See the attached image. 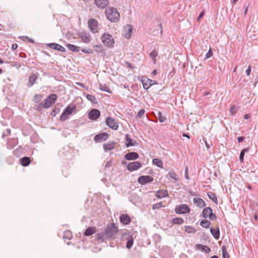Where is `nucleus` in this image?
<instances>
[{
	"label": "nucleus",
	"instance_id": "f257e3e1",
	"mask_svg": "<svg viewBox=\"0 0 258 258\" xmlns=\"http://www.w3.org/2000/svg\"><path fill=\"white\" fill-rule=\"evenodd\" d=\"M118 232L117 226L113 223L107 224L103 231L95 235L96 239L100 242L113 240L114 236Z\"/></svg>",
	"mask_w": 258,
	"mask_h": 258
},
{
	"label": "nucleus",
	"instance_id": "f03ea898",
	"mask_svg": "<svg viewBox=\"0 0 258 258\" xmlns=\"http://www.w3.org/2000/svg\"><path fill=\"white\" fill-rule=\"evenodd\" d=\"M105 15L109 21L112 22H117L119 20V14L117 10L113 7H110L105 11Z\"/></svg>",
	"mask_w": 258,
	"mask_h": 258
},
{
	"label": "nucleus",
	"instance_id": "7ed1b4c3",
	"mask_svg": "<svg viewBox=\"0 0 258 258\" xmlns=\"http://www.w3.org/2000/svg\"><path fill=\"white\" fill-rule=\"evenodd\" d=\"M76 105L70 104L68 105L63 110L61 115L60 116V120H66L68 116L72 114L75 110H76Z\"/></svg>",
	"mask_w": 258,
	"mask_h": 258
},
{
	"label": "nucleus",
	"instance_id": "20e7f679",
	"mask_svg": "<svg viewBox=\"0 0 258 258\" xmlns=\"http://www.w3.org/2000/svg\"><path fill=\"white\" fill-rule=\"evenodd\" d=\"M102 42L103 44L109 47H113L114 40L112 35L107 33H104L101 37Z\"/></svg>",
	"mask_w": 258,
	"mask_h": 258
},
{
	"label": "nucleus",
	"instance_id": "39448f33",
	"mask_svg": "<svg viewBox=\"0 0 258 258\" xmlns=\"http://www.w3.org/2000/svg\"><path fill=\"white\" fill-rule=\"evenodd\" d=\"M57 96L55 94H52L47 96L43 101L44 108H48L54 104L57 99Z\"/></svg>",
	"mask_w": 258,
	"mask_h": 258
},
{
	"label": "nucleus",
	"instance_id": "423d86ee",
	"mask_svg": "<svg viewBox=\"0 0 258 258\" xmlns=\"http://www.w3.org/2000/svg\"><path fill=\"white\" fill-rule=\"evenodd\" d=\"M122 240L126 241V247L127 249H130L134 243V238L132 234L125 232L122 234Z\"/></svg>",
	"mask_w": 258,
	"mask_h": 258
},
{
	"label": "nucleus",
	"instance_id": "0eeeda50",
	"mask_svg": "<svg viewBox=\"0 0 258 258\" xmlns=\"http://www.w3.org/2000/svg\"><path fill=\"white\" fill-rule=\"evenodd\" d=\"M78 37L81 39L82 42L85 43H89L91 40V37L89 32L86 31L79 32Z\"/></svg>",
	"mask_w": 258,
	"mask_h": 258
},
{
	"label": "nucleus",
	"instance_id": "6e6552de",
	"mask_svg": "<svg viewBox=\"0 0 258 258\" xmlns=\"http://www.w3.org/2000/svg\"><path fill=\"white\" fill-rule=\"evenodd\" d=\"M175 211L177 214H185L190 212L189 208L185 204L180 205L175 207Z\"/></svg>",
	"mask_w": 258,
	"mask_h": 258
},
{
	"label": "nucleus",
	"instance_id": "1a4fd4ad",
	"mask_svg": "<svg viewBox=\"0 0 258 258\" xmlns=\"http://www.w3.org/2000/svg\"><path fill=\"white\" fill-rule=\"evenodd\" d=\"M154 178L150 175H142L138 179V182L142 185L153 181Z\"/></svg>",
	"mask_w": 258,
	"mask_h": 258
},
{
	"label": "nucleus",
	"instance_id": "9d476101",
	"mask_svg": "<svg viewBox=\"0 0 258 258\" xmlns=\"http://www.w3.org/2000/svg\"><path fill=\"white\" fill-rule=\"evenodd\" d=\"M88 26L92 32L93 33H96L98 30V23L97 21L94 19H90L88 21Z\"/></svg>",
	"mask_w": 258,
	"mask_h": 258
},
{
	"label": "nucleus",
	"instance_id": "9b49d317",
	"mask_svg": "<svg viewBox=\"0 0 258 258\" xmlns=\"http://www.w3.org/2000/svg\"><path fill=\"white\" fill-rule=\"evenodd\" d=\"M109 138L107 133L103 132L97 134L94 137V141L96 143H100L106 141Z\"/></svg>",
	"mask_w": 258,
	"mask_h": 258
},
{
	"label": "nucleus",
	"instance_id": "f8f14e48",
	"mask_svg": "<svg viewBox=\"0 0 258 258\" xmlns=\"http://www.w3.org/2000/svg\"><path fill=\"white\" fill-rule=\"evenodd\" d=\"M106 123L110 128L113 130H116L118 127V122L111 117L106 118Z\"/></svg>",
	"mask_w": 258,
	"mask_h": 258
},
{
	"label": "nucleus",
	"instance_id": "ddd939ff",
	"mask_svg": "<svg viewBox=\"0 0 258 258\" xmlns=\"http://www.w3.org/2000/svg\"><path fill=\"white\" fill-rule=\"evenodd\" d=\"M141 166V163L135 161L129 163L126 166V168L128 170L133 171L139 169Z\"/></svg>",
	"mask_w": 258,
	"mask_h": 258
},
{
	"label": "nucleus",
	"instance_id": "4468645a",
	"mask_svg": "<svg viewBox=\"0 0 258 258\" xmlns=\"http://www.w3.org/2000/svg\"><path fill=\"white\" fill-rule=\"evenodd\" d=\"M89 118L92 120H96L100 116V112L98 109H93L88 114Z\"/></svg>",
	"mask_w": 258,
	"mask_h": 258
},
{
	"label": "nucleus",
	"instance_id": "2eb2a0df",
	"mask_svg": "<svg viewBox=\"0 0 258 258\" xmlns=\"http://www.w3.org/2000/svg\"><path fill=\"white\" fill-rule=\"evenodd\" d=\"M142 82L144 88L146 90L148 89L153 84H157V83L155 81H153L149 79H147L146 80H143Z\"/></svg>",
	"mask_w": 258,
	"mask_h": 258
},
{
	"label": "nucleus",
	"instance_id": "dca6fc26",
	"mask_svg": "<svg viewBox=\"0 0 258 258\" xmlns=\"http://www.w3.org/2000/svg\"><path fill=\"white\" fill-rule=\"evenodd\" d=\"M121 223L124 225H128L131 222V218L128 214H121L119 217Z\"/></svg>",
	"mask_w": 258,
	"mask_h": 258
},
{
	"label": "nucleus",
	"instance_id": "f3484780",
	"mask_svg": "<svg viewBox=\"0 0 258 258\" xmlns=\"http://www.w3.org/2000/svg\"><path fill=\"white\" fill-rule=\"evenodd\" d=\"M47 46L51 49L57 50L61 52H65L66 50L64 47L55 43H49L47 44Z\"/></svg>",
	"mask_w": 258,
	"mask_h": 258
},
{
	"label": "nucleus",
	"instance_id": "a211bd4d",
	"mask_svg": "<svg viewBox=\"0 0 258 258\" xmlns=\"http://www.w3.org/2000/svg\"><path fill=\"white\" fill-rule=\"evenodd\" d=\"M95 4L100 9L105 8L108 4V0H95Z\"/></svg>",
	"mask_w": 258,
	"mask_h": 258
},
{
	"label": "nucleus",
	"instance_id": "6ab92c4d",
	"mask_svg": "<svg viewBox=\"0 0 258 258\" xmlns=\"http://www.w3.org/2000/svg\"><path fill=\"white\" fill-rule=\"evenodd\" d=\"M139 157V154L134 152L128 153L124 156L125 159L127 160H136L138 159Z\"/></svg>",
	"mask_w": 258,
	"mask_h": 258
},
{
	"label": "nucleus",
	"instance_id": "aec40b11",
	"mask_svg": "<svg viewBox=\"0 0 258 258\" xmlns=\"http://www.w3.org/2000/svg\"><path fill=\"white\" fill-rule=\"evenodd\" d=\"M193 203L198 207L202 208L206 206L205 201L200 198H195L193 199Z\"/></svg>",
	"mask_w": 258,
	"mask_h": 258
},
{
	"label": "nucleus",
	"instance_id": "412c9836",
	"mask_svg": "<svg viewBox=\"0 0 258 258\" xmlns=\"http://www.w3.org/2000/svg\"><path fill=\"white\" fill-rule=\"evenodd\" d=\"M155 196L158 199H162L168 197V193L167 190H159L156 192Z\"/></svg>",
	"mask_w": 258,
	"mask_h": 258
},
{
	"label": "nucleus",
	"instance_id": "4be33fe9",
	"mask_svg": "<svg viewBox=\"0 0 258 258\" xmlns=\"http://www.w3.org/2000/svg\"><path fill=\"white\" fill-rule=\"evenodd\" d=\"M38 78V76L36 74H33L29 77V82L27 83V86L28 87H32L35 83L36 80Z\"/></svg>",
	"mask_w": 258,
	"mask_h": 258
},
{
	"label": "nucleus",
	"instance_id": "5701e85b",
	"mask_svg": "<svg viewBox=\"0 0 258 258\" xmlns=\"http://www.w3.org/2000/svg\"><path fill=\"white\" fill-rule=\"evenodd\" d=\"M96 232V229L95 227H89L87 228L85 231L84 232V234L86 236H89L93 235Z\"/></svg>",
	"mask_w": 258,
	"mask_h": 258
},
{
	"label": "nucleus",
	"instance_id": "b1692460",
	"mask_svg": "<svg viewBox=\"0 0 258 258\" xmlns=\"http://www.w3.org/2000/svg\"><path fill=\"white\" fill-rule=\"evenodd\" d=\"M116 143L114 142H111L103 145L104 149L105 151H110L113 150L115 146Z\"/></svg>",
	"mask_w": 258,
	"mask_h": 258
},
{
	"label": "nucleus",
	"instance_id": "393cba45",
	"mask_svg": "<svg viewBox=\"0 0 258 258\" xmlns=\"http://www.w3.org/2000/svg\"><path fill=\"white\" fill-rule=\"evenodd\" d=\"M210 232L215 239H218L220 238V230L218 227L217 229L211 227Z\"/></svg>",
	"mask_w": 258,
	"mask_h": 258
},
{
	"label": "nucleus",
	"instance_id": "a878e982",
	"mask_svg": "<svg viewBox=\"0 0 258 258\" xmlns=\"http://www.w3.org/2000/svg\"><path fill=\"white\" fill-rule=\"evenodd\" d=\"M125 141H126V144L125 145L127 147H129L131 146H135V143H136V141L135 140H132L129 137L128 135H126L125 136Z\"/></svg>",
	"mask_w": 258,
	"mask_h": 258
},
{
	"label": "nucleus",
	"instance_id": "bb28decb",
	"mask_svg": "<svg viewBox=\"0 0 258 258\" xmlns=\"http://www.w3.org/2000/svg\"><path fill=\"white\" fill-rule=\"evenodd\" d=\"M125 31H126L127 32L125 33L124 36L125 38L128 39L130 38L131 35V33L133 30V28L131 26V25H126L124 28Z\"/></svg>",
	"mask_w": 258,
	"mask_h": 258
},
{
	"label": "nucleus",
	"instance_id": "cd10ccee",
	"mask_svg": "<svg viewBox=\"0 0 258 258\" xmlns=\"http://www.w3.org/2000/svg\"><path fill=\"white\" fill-rule=\"evenodd\" d=\"M21 164L23 166H27L29 165L31 162L30 158L28 157H24L20 159Z\"/></svg>",
	"mask_w": 258,
	"mask_h": 258
},
{
	"label": "nucleus",
	"instance_id": "c85d7f7f",
	"mask_svg": "<svg viewBox=\"0 0 258 258\" xmlns=\"http://www.w3.org/2000/svg\"><path fill=\"white\" fill-rule=\"evenodd\" d=\"M68 48L73 52H79L80 50V47L71 44L67 45Z\"/></svg>",
	"mask_w": 258,
	"mask_h": 258
},
{
	"label": "nucleus",
	"instance_id": "c756f323",
	"mask_svg": "<svg viewBox=\"0 0 258 258\" xmlns=\"http://www.w3.org/2000/svg\"><path fill=\"white\" fill-rule=\"evenodd\" d=\"M213 213L212 210L210 207L205 208L203 211V217L205 218L209 217L210 214Z\"/></svg>",
	"mask_w": 258,
	"mask_h": 258
},
{
	"label": "nucleus",
	"instance_id": "7c9ffc66",
	"mask_svg": "<svg viewBox=\"0 0 258 258\" xmlns=\"http://www.w3.org/2000/svg\"><path fill=\"white\" fill-rule=\"evenodd\" d=\"M207 195L209 199H210L215 203H218V200L216 194L212 191H209L207 193Z\"/></svg>",
	"mask_w": 258,
	"mask_h": 258
},
{
	"label": "nucleus",
	"instance_id": "2f4dec72",
	"mask_svg": "<svg viewBox=\"0 0 258 258\" xmlns=\"http://www.w3.org/2000/svg\"><path fill=\"white\" fill-rule=\"evenodd\" d=\"M153 164L157 165L158 167L163 168V163L161 160L158 158H155L153 160Z\"/></svg>",
	"mask_w": 258,
	"mask_h": 258
},
{
	"label": "nucleus",
	"instance_id": "473e14b6",
	"mask_svg": "<svg viewBox=\"0 0 258 258\" xmlns=\"http://www.w3.org/2000/svg\"><path fill=\"white\" fill-rule=\"evenodd\" d=\"M249 149H250V148H246L243 149L241 151L240 154V156H239V160L241 162H243L244 154L246 152L249 151Z\"/></svg>",
	"mask_w": 258,
	"mask_h": 258
},
{
	"label": "nucleus",
	"instance_id": "72a5a7b5",
	"mask_svg": "<svg viewBox=\"0 0 258 258\" xmlns=\"http://www.w3.org/2000/svg\"><path fill=\"white\" fill-rule=\"evenodd\" d=\"M184 221L181 218H173L171 223L172 224H181L183 223Z\"/></svg>",
	"mask_w": 258,
	"mask_h": 258
},
{
	"label": "nucleus",
	"instance_id": "f704fd0d",
	"mask_svg": "<svg viewBox=\"0 0 258 258\" xmlns=\"http://www.w3.org/2000/svg\"><path fill=\"white\" fill-rule=\"evenodd\" d=\"M73 237L71 231L66 230L64 231L63 238L64 239H71Z\"/></svg>",
	"mask_w": 258,
	"mask_h": 258
},
{
	"label": "nucleus",
	"instance_id": "c9c22d12",
	"mask_svg": "<svg viewBox=\"0 0 258 258\" xmlns=\"http://www.w3.org/2000/svg\"><path fill=\"white\" fill-rule=\"evenodd\" d=\"M184 230L188 233H195L196 232V229L189 226H185L184 227Z\"/></svg>",
	"mask_w": 258,
	"mask_h": 258
},
{
	"label": "nucleus",
	"instance_id": "e433bc0d",
	"mask_svg": "<svg viewBox=\"0 0 258 258\" xmlns=\"http://www.w3.org/2000/svg\"><path fill=\"white\" fill-rule=\"evenodd\" d=\"M222 258H229V255L227 251L226 247L225 245H223L222 246Z\"/></svg>",
	"mask_w": 258,
	"mask_h": 258
},
{
	"label": "nucleus",
	"instance_id": "4c0bfd02",
	"mask_svg": "<svg viewBox=\"0 0 258 258\" xmlns=\"http://www.w3.org/2000/svg\"><path fill=\"white\" fill-rule=\"evenodd\" d=\"M42 95L40 94H36L33 98V101L34 103H37L39 102L42 99Z\"/></svg>",
	"mask_w": 258,
	"mask_h": 258
},
{
	"label": "nucleus",
	"instance_id": "58836bf2",
	"mask_svg": "<svg viewBox=\"0 0 258 258\" xmlns=\"http://www.w3.org/2000/svg\"><path fill=\"white\" fill-rule=\"evenodd\" d=\"M86 98L88 100L91 101L92 103H93L95 104L97 103V100H96L95 97L92 95L87 94L86 95Z\"/></svg>",
	"mask_w": 258,
	"mask_h": 258
},
{
	"label": "nucleus",
	"instance_id": "ea45409f",
	"mask_svg": "<svg viewBox=\"0 0 258 258\" xmlns=\"http://www.w3.org/2000/svg\"><path fill=\"white\" fill-rule=\"evenodd\" d=\"M167 176H169L170 178L173 179L175 181H177L178 179L177 174L174 172L173 171H170L169 172H168Z\"/></svg>",
	"mask_w": 258,
	"mask_h": 258
},
{
	"label": "nucleus",
	"instance_id": "a19ab883",
	"mask_svg": "<svg viewBox=\"0 0 258 258\" xmlns=\"http://www.w3.org/2000/svg\"><path fill=\"white\" fill-rule=\"evenodd\" d=\"M210 225V222L207 220H203L201 221L200 223V225L203 227L207 228L209 227Z\"/></svg>",
	"mask_w": 258,
	"mask_h": 258
},
{
	"label": "nucleus",
	"instance_id": "79ce46f5",
	"mask_svg": "<svg viewBox=\"0 0 258 258\" xmlns=\"http://www.w3.org/2000/svg\"><path fill=\"white\" fill-rule=\"evenodd\" d=\"M197 247H200L202 248V250L203 251H205L206 253H209L211 251L210 248L206 246V245H203L201 244H197Z\"/></svg>",
	"mask_w": 258,
	"mask_h": 258
},
{
	"label": "nucleus",
	"instance_id": "37998d69",
	"mask_svg": "<svg viewBox=\"0 0 258 258\" xmlns=\"http://www.w3.org/2000/svg\"><path fill=\"white\" fill-rule=\"evenodd\" d=\"M100 89L102 91L107 92L109 93H112L111 89L105 85H100Z\"/></svg>",
	"mask_w": 258,
	"mask_h": 258
},
{
	"label": "nucleus",
	"instance_id": "c03bdc74",
	"mask_svg": "<svg viewBox=\"0 0 258 258\" xmlns=\"http://www.w3.org/2000/svg\"><path fill=\"white\" fill-rule=\"evenodd\" d=\"M165 207V206H164L162 204V202H159V203H158L153 205L152 209L153 210L159 209L161 207Z\"/></svg>",
	"mask_w": 258,
	"mask_h": 258
},
{
	"label": "nucleus",
	"instance_id": "a18cd8bd",
	"mask_svg": "<svg viewBox=\"0 0 258 258\" xmlns=\"http://www.w3.org/2000/svg\"><path fill=\"white\" fill-rule=\"evenodd\" d=\"M158 116L159 120L160 122H164L166 119L165 117L162 115V113L160 111H159L158 112Z\"/></svg>",
	"mask_w": 258,
	"mask_h": 258
},
{
	"label": "nucleus",
	"instance_id": "49530a36",
	"mask_svg": "<svg viewBox=\"0 0 258 258\" xmlns=\"http://www.w3.org/2000/svg\"><path fill=\"white\" fill-rule=\"evenodd\" d=\"M158 55L157 52L155 50H153L150 53V56L153 58V60L155 62L156 57Z\"/></svg>",
	"mask_w": 258,
	"mask_h": 258
},
{
	"label": "nucleus",
	"instance_id": "de8ad7c7",
	"mask_svg": "<svg viewBox=\"0 0 258 258\" xmlns=\"http://www.w3.org/2000/svg\"><path fill=\"white\" fill-rule=\"evenodd\" d=\"M94 50L97 52H100L102 51L103 48L102 45H95L94 46Z\"/></svg>",
	"mask_w": 258,
	"mask_h": 258
},
{
	"label": "nucleus",
	"instance_id": "09e8293b",
	"mask_svg": "<svg viewBox=\"0 0 258 258\" xmlns=\"http://www.w3.org/2000/svg\"><path fill=\"white\" fill-rule=\"evenodd\" d=\"M81 51L82 52L87 54H92L93 53V50L90 48H88V49L83 48L81 49Z\"/></svg>",
	"mask_w": 258,
	"mask_h": 258
},
{
	"label": "nucleus",
	"instance_id": "8fccbe9b",
	"mask_svg": "<svg viewBox=\"0 0 258 258\" xmlns=\"http://www.w3.org/2000/svg\"><path fill=\"white\" fill-rule=\"evenodd\" d=\"M145 110L144 109H141L137 115V118H141L145 113Z\"/></svg>",
	"mask_w": 258,
	"mask_h": 258
},
{
	"label": "nucleus",
	"instance_id": "3c124183",
	"mask_svg": "<svg viewBox=\"0 0 258 258\" xmlns=\"http://www.w3.org/2000/svg\"><path fill=\"white\" fill-rule=\"evenodd\" d=\"M36 109L38 111H41L43 108H44L43 102L39 103L37 105L35 106Z\"/></svg>",
	"mask_w": 258,
	"mask_h": 258
},
{
	"label": "nucleus",
	"instance_id": "603ef678",
	"mask_svg": "<svg viewBox=\"0 0 258 258\" xmlns=\"http://www.w3.org/2000/svg\"><path fill=\"white\" fill-rule=\"evenodd\" d=\"M213 55V52L210 48L206 55L205 59H208Z\"/></svg>",
	"mask_w": 258,
	"mask_h": 258
},
{
	"label": "nucleus",
	"instance_id": "864d4df0",
	"mask_svg": "<svg viewBox=\"0 0 258 258\" xmlns=\"http://www.w3.org/2000/svg\"><path fill=\"white\" fill-rule=\"evenodd\" d=\"M112 163H113V162H112L111 160L108 161V162H107L106 163V164H105V165H104V167H105V168H108V167H110V166H112Z\"/></svg>",
	"mask_w": 258,
	"mask_h": 258
},
{
	"label": "nucleus",
	"instance_id": "5fc2aeb1",
	"mask_svg": "<svg viewBox=\"0 0 258 258\" xmlns=\"http://www.w3.org/2000/svg\"><path fill=\"white\" fill-rule=\"evenodd\" d=\"M185 177L186 179H189V176H188V167H186L185 169Z\"/></svg>",
	"mask_w": 258,
	"mask_h": 258
},
{
	"label": "nucleus",
	"instance_id": "6e6d98bb",
	"mask_svg": "<svg viewBox=\"0 0 258 258\" xmlns=\"http://www.w3.org/2000/svg\"><path fill=\"white\" fill-rule=\"evenodd\" d=\"M209 218L211 220H215L216 219V216L215 214H214L213 213H212L209 216Z\"/></svg>",
	"mask_w": 258,
	"mask_h": 258
},
{
	"label": "nucleus",
	"instance_id": "4d7b16f0",
	"mask_svg": "<svg viewBox=\"0 0 258 258\" xmlns=\"http://www.w3.org/2000/svg\"><path fill=\"white\" fill-rule=\"evenodd\" d=\"M59 111V109L58 108H54L51 113V115H55V114Z\"/></svg>",
	"mask_w": 258,
	"mask_h": 258
},
{
	"label": "nucleus",
	"instance_id": "13d9d810",
	"mask_svg": "<svg viewBox=\"0 0 258 258\" xmlns=\"http://www.w3.org/2000/svg\"><path fill=\"white\" fill-rule=\"evenodd\" d=\"M251 71V66H249V67H248V69L246 70V74L247 76L250 75Z\"/></svg>",
	"mask_w": 258,
	"mask_h": 258
},
{
	"label": "nucleus",
	"instance_id": "bf43d9fd",
	"mask_svg": "<svg viewBox=\"0 0 258 258\" xmlns=\"http://www.w3.org/2000/svg\"><path fill=\"white\" fill-rule=\"evenodd\" d=\"M203 141L205 144V145L207 147V149H209L210 148V144L207 142V140L206 139H204L203 138Z\"/></svg>",
	"mask_w": 258,
	"mask_h": 258
},
{
	"label": "nucleus",
	"instance_id": "052dcab7",
	"mask_svg": "<svg viewBox=\"0 0 258 258\" xmlns=\"http://www.w3.org/2000/svg\"><path fill=\"white\" fill-rule=\"evenodd\" d=\"M245 139V137H239L237 138V141H238V143H241L242 142V141H243V140Z\"/></svg>",
	"mask_w": 258,
	"mask_h": 258
},
{
	"label": "nucleus",
	"instance_id": "680f3d73",
	"mask_svg": "<svg viewBox=\"0 0 258 258\" xmlns=\"http://www.w3.org/2000/svg\"><path fill=\"white\" fill-rule=\"evenodd\" d=\"M125 63L126 64L127 67L132 68V69L134 68V66H133V65L132 63L128 62L127 61H125Z\"/></svg>",
	"mask_w": 258,
	"mask_h": 258
},
{
	"label": "nucleus",
	"instance_id": "e2e57ef3",
	"mask_svg": "<svg viewBox=\"0 0 258 258\" xmlns=\"http://www.w3.org/2000/svg\"><path fill=\"white\" fill-rule=\"evenodd\" d=\"M18 47V44H16V43H14L12 44V48L13 50H15Z\"/></svg>",
	"mask_w": 258,
	"mask_h": 258
},
{
	"label": "nucleus",
	"instance_id": "0e129e2a",
	"mask_svg": "<svg viewBox=\"0 0 258 258\" xmlns=\"http://www.w3.org/2000/svg\"><path fill=\"white\" fill-rule=\"evenodd\" d=\"M204 15V12H202L200 14V15H199V17L198 18V20H200V19L203 17Z\"/></svg>",
	"mask_w": 258,
	"mask_h": 258
},
{
	"label": "nucleus",
	"instance_id": "69168bd1",
	"mask_svg": "<svg viewBox=\"0 0 258 258\" xmlns=\"http://www.w3.org/2000/svg\"><path fill=\"white\" fill-rule=\"evenodd\" d=\"M250 117V115L249 114H246L244 115V118L245 119H247Z\"/></svg>",
	"mask_w": 258,
	"mask_h": 258
},
{
	"label": "nucleus",
	"instance_id": "338daca9",
	"mask_svg": "<svg viewBox=\"0 0 258 258\" xmlns=\"http://www.w3.org/2000/svg\"><path fill=\"white\" fill-rule=\"evenodd\" d=\"M183 136L185 137H186V138H187L188 139H189V138H190V137H189V136L188 135H187L186 134H184V133L183 134Z\"/></svg>",
	"mask_w": 258,
	"mask_h": 258
},
{
	"label": "nucleus",
	"instance_id": "774afa93",
	"mask_svg": "<svg viewBox=\"0 0 258 258\" xmlns=\"http://www.w3.org/2000/svg\"><path fill=\"white\" fill-rule=\"evenodd\" d=\"M204 96H207L209 94H210V92H204Z\"/></svg>",
	"mask_w": 258,
	"mask_h": 258
}]
</instances>
